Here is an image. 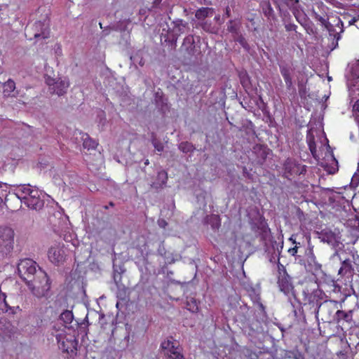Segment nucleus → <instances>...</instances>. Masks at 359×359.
Returning a JSON list of instances; mask_svg holds the SVG:
<instances>
[{"label": "nucleus", "instance_id": "412c9836", "mask_svg": "<svg viewBox=\"0 0 359 359\" xmlns=\"http://www.w3.org/2000/svg\"><path fill=\"white\" fill-rule=\"evenodd\" d=\"M74 316L72 311L66 310L63 311L60 316V319L65 323V326L70 324L73 320Z\"/></svg>", "mask_w": 359, "mask_h": 359}, {"label": "nucleus", "instance_id": "4468645a", "mask_svg": "<svg viewBox=\"0 0 359 359\" xmlns=\"http://www.w3.org/2000/svg\"><path fill=\"white\" fill-rule=\"evenodd\" d=\"M280 73L285 80L286 86L288 89L292 86V77H291V69L287 66H280Z\"/></svg>", "mask_w": 359, "mask_h": 359}, {"label": "nucleus", "instance_id": "72a5a7b5", "mask_svg": "<svg viewBox=\"0 0 359 359\" xmlns=\"http://www.w3.org/2000/svg\"><path fill=\"white\" fill-rule=\"evenodd\" d=\"M314 16L318 21L320 22L323 25H325L326 20L323 17L320 16L316 13H314Z\"/></svg>", "mask_w": 359, "mask_h": 359}, {"label": "nucleus", "instance_id": "58836bf2", "mask_svg": "<svg viewBox=\"0 0 359 359\" xmlns=\"http://www.w3.org/2000/svg\"><path fill=\"white\" fill-rule=\"evenodd\" d=\"M229 13H230V10H229V8H226V15L227 16H229Z\"/></svg>", "mask_w": 359, "mask_h": 359}, {"label": "nucleus", "instance_id": "bb28decb", "mask_svg": "<svg viewBox=\"0 0 359 359\" xmlns=\"http://www.w3.org/2000/svg\"><path fill=\"white\" fill-rule=\"evenodd\" d=\"M186 25L187 24L184 23L182 20L177 22L175 27V32H176L177 34L180 35V34L184 33Z\"/></svg>", "mask_w": 359, "mask_h": 359}, {"label": "nucleus", "instance_id": "9d476101", "mask_svg": "<svg viewBox=\"0 0 359 359\" xmlns=\"http://www.w3.org/2000/svg\"><path fill=\"white\" fill-rule=\"evenodd\" d=\"M278 284L280 290L285 294L289 295L290 293H292L293 287L290 278L289 276L285 273V271H283V273L280 272Z\"/></svg>", "mask_w": 359, "mask_h": 359}, {"label": "nucleus", "instance_id": "473e14b6", "mask_svg": "<svg viewBox=\"0 0 359 359\" xmlns=\"http://www.w3.org/2000/svg\"><path fill=\"white\" fill-rule=\"evenodd\" d=\"M249 295L251 297V299L255 302H259V294L255 290H252L249 292Z\"/></svg>", "mask_w": 359, "mask_h": 359}, {"label": "nucleus", "instance_id": "f8f14e48", "mask_svg": "<svg viewBox=\"0 0 359 359\" xmlns=\"http://www.w3.org/2000/svg\"><path fill=\"white\" fill-rule=\"evenodd\" d=\"M194 39L191 35L186 36L184 39L182 49L186 51L190 55H194L196 54V47L194 45Z\"/></svg>", "mask_w": 359, "mask_h": 359}, {"label": "nucleus", "instance_id": "0eeeda50", "mask_svg": "<svg viewBox=\"0 0 359 359\" xmlns=\"http://www.w3.org/2000/svg\"><path fill=\"white\" fill-rule=\"evenodd\" d=\"M67 252V249L63 243H56L49 248L48 257L50 262L59 265L66 260Z\"/></svg>", "mask_w": 359, "mask_h": 359}, {"label": "nucleus", "instance_id": "b1692460", "mask_svg": "<svg viewBox=\"0 0 359 359\" xmlns=\"http://www.w3.org/2000/svg\"><path fill=\"white\" fill-rule=\"evenodd\" d=\"M186 308L192 313L197 312L198 310L197 302L194 298L187 299L186 303Z\"/></svg>", "mask_w": 359, "mask_h": 359}, {"label": "nucleus", "instance_id": "dca6fc26", "mask_svg": "<svg viewBox=\"0 0 359 359\" xmlns=\"http://www.w3.org/2000/svg\"><path fill=\"white\" fill-rule=\"evenodd\" d=\"M307 261L309 264L312 266L313 268L315 273H318V271H321V264L318 262L316 257L312 250H310L308 254Z\"/></svg>", "mask_w": 359, "mask_h": 359}, {"label": "nucleus", "instance_id": "6ab92c4d", "mask_svg": "<svg viewBox=\"0 0 359 359\" xmlns=\"http://www.w3.org/2000/svg\"><path fill=\"white\" fill-rule=\"evenodd\" d=\"M83 140V145L84 148H87L88 149H95L97 146V143L95 141L89 137L88 134H83L82 135Z\"/></svg>", "mask_w": 359, "mask_h": 359}, {"label": "nucleus", "instance_id": "cd10ccee", "mask_svg": "<svg viewBox=\"0 0 359 359\" xmlns=\"http://www.w3.org/2000/svg\"><path fill=\"white\" fill-rule=\"evenodd\" d=\"M179 149L184 153H188L189 151H191L194 149V147L191 143L186 142H182L179 145Z\"/></svg>", "mask_w": 359, "mask_h": 359}, {"label": "nucleus", "instance_id": "c756f323", "mask_svg": "<svg viewBox=\"0 0 359 359\" xmlns=\"http://www.w3.org/2000/svg\"><path fill=\"white\" fill-rule=\"evenodd\" d=\"M335 318H337V320L340 319H344L346 320H348L349 315L343 311L338 310L335 313Z\"/></svg>", "mask_w": 359, "mask_h": 359}, {"label": "nucleus", "instance_id": "c85d7f7f", "mask_svg": "<svg viewBox=\"0 0 359 359\" xmlns=\"http://www.w3.org/2000/svg\"><path fill=\"white\" fill-rule=\"evenodd\" d=\"M307 142H308L309 147V149H310L311 153L313 154V155H314V153L316 152L314 137L313 136H311L310 134H309L307 135Z\"/></svg>", "mask_w": 359, "mask_h": 359}, {"label": "nucleus", "instance_id": "20e7f679", "mask_svg": "<svg viewBox=\"0 0 359 359\" xmlns=\"http://www.w3.org/2000/svg\"><path fill=\"white\" fill-rule=\"evenodd\" d=\"M160 347L166 359H187L183 353L182 347L172 337L164 339Z\"/></svg>", "mask_w": 359, "mask_h": 359}, {"label": "nucleus", "instance_id": "2eb2a0df", "mask_svg": "<svg viewBox=\"0 0 359 359\" xmlns=\"http://www.w3.org/2000/svg\"><path fill=\"white\" fill-rule=\"evenodd\" d=\"M11 187L6 183L0 182V206L7 201V196L11 193Z\"/></svg>", "mask_w": 359, "mask_h": 359}, {"label": "nucleus", "instance_id": "f257e3e1", "mask_svg": "<svg viewBox=\"0 0 359 359\" xmlns=\"http://www.w3.org/2000/svg\"><path fill=\"white\" fill-rule=\"evenodd\" d=\"M12 193L21 203L29 208L39 210L43 207V192L30 184H21L13 187Z\"/></svg>", "mask_w": 359, "mask_h": 359}, {"label": "nucleus", "instance_id": "a19ab883", "mask_svg": "<svg viewBox=\"0 0 359 359\" xmlns=\"http://www.w3.org/2000/svg\"><path fill=\"white\" fill-rule=\"evenodd\" d=\"M148 164H149V161H148V160H147V161H145V165H148Z\"/></svg>", "mask_w": 359, "mask_h": 359}, {"label": "nucleus", "instance_id": "9b49d317", "mask_svg": "<svg viewBox=\"0 0 359 359\" xmlns=\"http://www.w3.org/2000/svg\"><path fill=\"white\" fill-rule=\"evenodd\" d=\"M14 238V231L10 227L0 228V245L10 248Z\"/></svg>", "mask_w": 359, "mask_h": 359}, {"label": "nucleus", "instance_id": "7ed1b4c3", "mask_svg": "<svg viewBox=\"0 0 359 359\" xmlns=\"http://www.w3.org/2000/svg\"><path fill=\"white\" fill-rule=\"evenodd\" d=\"M355 260V255L350 252L349 255L345 250H337L331 257L330 261L337 263L338 261L341 263V267L338 271V275L345 276L351 275L353 271L352 263Z\"/></svg>", "mask_w": 359, "mask_h": 359}, {"label": "nucleus", "instance_id": "f704fd0d", "mask_svg": "<svg viewBox=\"0 0 359 359\" xmlns=\"http://www.w3.org/2000/svg\"><path fill=\"white\" fill-rule=\"evenodd\" d=\"M353 111L355 114L359 116V99L356 101L355 104L353 105Z\"/></svg>", "mask_w": 359, "mask_h": 359}, {"label": "nucleus", "instance_id": "6e6552de", "mask_svg": "<svg viewBox=\"0 0 359 359\" xmlns=\"http://www.w3.org/2000/svg\"><path fill=\"white\" fill-rule=\"evenodd\" d=\"M56 339L59 348L63 352L71 355L75 353L77 347V341L74 336L61 332L56 335Z\"/></svg>", "mask_w": 359, "mask_h": 359}, {"label": "nucleus", "instance_id": "f3484780", "mask_svg": "<svg viewBox=\"0 0 359 359\" xmlns=\"http://www.w3.org/2000/svg\"><path fill=\"white\" fill-rule=\"evenodd\" d=\"M167 178H168L167 173L165 171L161 170V171L158 172V175H157L158 182H154L153 184L151 185V187H153L155 189H158V188L161 187L162 186H163L165 184Z\"/></svg>", "mask_w": 359, "mask_h": 359}, {"label": "nucleus", "instance_id": "393cba45", "mask_svg": "<svg viewBox=\"0 0 359 359\" xmlns=\"http://www.w3.org/2000/svg\"><path fill=\"white\" fill-rule=\"evenodd\" d=\"M284 166L285 170L291 174L298 172V170H295L296 163L292 159H287L285 161Z\"/></svg>", "mask_w": 359, "mask_h": 359}, {"label": "nucleus", "instance_id": "ddd939ff", "mask_svg": "<svg viewBox=\"0 0 359 359\" xmlns=\"http://www.w3.org/2000/svg\"><path fill=\"white\" fill-rule=\"evenodd\" d=\"M19 306H11L6 301V295L0 291V311L3 313H15Z\"/></svg>", "mask_w": 359, "mask_h": 359}, {"label": "nucleus", "instance_id": "ea45409f", "mask_svg": "<svg viewBox=\"0 0 359 359\" xmlns=\"http://www.w3.org/2000/svg\"><path fill=\"white\" fill-rule=\"evenodd\" d=\"M348 90L350 96H352V92L353 91V89L349 88Z\"/></svg>", "mask_w": 359, "mask_h": 359}, {"label": "nucleus", "instance_id": "a878e982", "mask_svg": "<svg viewBox=\"0 0 359 359\" xmlns=\"http://www.w3.org/2000/svg\"><path fill=\"white\" fill-rule=\"evenodd\" d=\"M323 241L328 243L336 241V236L332 231H325L323 233Z\"/></svg>", "mask_w": 359, "mask_h": 359}, {"label": "nucleus", "instance_id": "39448f33", "mask_svg": "<svg viewBox=\"0 0 359 359\" xmlns=\"http://www.w3.org/2000/svg\"><path fill=\"white\" fill-rule=\"evenodd\" d=\"M37 272V264L32 259H22L18 265V273L19 276L26 283V284L32 280V278L36 276Z\"/></svg>", "mask_w": 359, "mask_h": 359}, {"label": "nucleus", "instance_id": "c9c22d12", "mask_svg": "<svg viewBox=\"0 0 359 359\" xmlns=\"http://www.w3.org/2000/svg\"><path fill=\"white\" fill-rule=\"evenodd\" d=\"M158 223L161 228H165L167 225V222L164 219L158 220Z\"/></svg>", "mask_w": 359, "mask_h": 359}, {"label": "nucleus", "instance_id": "f03ea898", "mask_svg": "<svg viewBox=\"0 0 359 359\" xmlns=\"http://www.w3.org/2000/svg\"><path fill=\"white\" fill-rule=\"evenodd\" d=\"M27 285L32 293L39 298L46 296L50 288V283L46 273L40 268H38L36 276L27 283Z\"/></svg>", "mask_w": 359, "mask_h": 359}, {"label": "nucleus", "instance_id": "4c0bfd02", "mask_svg": "<svg viewBox=\"0 0 359 359\" xmlns=\"http://www.w3.org/2000/svg\"><path fill=\"white\" fill-rule=\"evenodd\" d=\"M358 20V18H352L349 22H348V24L349 25H353L355 22H356L357 20Z\"/></svg>", "mask_w": 359, "mask_h": 359}, {"label": "nucleus", "instance_id": "7c9ffc66", "mask_svg": "<svg viewBox=\"0 0 359 359\" xmlns=\"http://www.w3.org/2000/svg\"><path fill=\"white\" fill-rule=\"evenodd\" d=\"M152 144L154 147V148L159 152L162 151L163 150V145L158 142L156 138L152 139Z\"/></svg>", "mask_w": 359, "mask_h": 359}, {"label": "nucleus", "instance_id": "aec40b11", "mask_svg": "<svg viewBox=\"0 0 359 359\" xmlns=\"http://www.w3.org/2000/svg\"><path fill=\"white\" fill-rule=\"evenodd\" d=\"M332 307V304L331 302H325L323 304H320L318 306V309L316 311V316H318L320 311H321V312L327 311L328 313V314L330 315L333 312Z\"/></svg>", "mask_w": 359, "mask_h": 359}, {"label": "nucleus", "instance_id": "e433bc0d", "mask_svg": "<svg viewBox=\"0 0 359 359\" xmlns=\"http://www.w3.org/2000/svg\"><path fill=\"white\" fill-rule=\"evenodd\" d=\"M288 252L292 255H295V254L297 252V247L295 246L292 248H290Z\"/></svg>", "mask_w": 359, "mask_h": 359}, {"label": "nucleus", "instance_id": "5701e85b", "mask_svg": "<svg viewBox=\"0 0 359 359\" xmlns=\"http://www.w3.org/2000/svg\"><path fill=\"white\" fill-rule=\"evenodd\" d=\"M15 89V83L11 79H8L4 84V93L5 94V95H9L12 92L14 91Z\"/></svg>", "mask_w": 359, "mask_h": 359}, {"label": "nucleus", "instance_id": "4be33fe9", "mask_svg": "<svg viewBox=\"0 0 359 359\" xmlns=\"http://www.w3.org/2000/svg\"><path fill=\"white\" fill-rule=\"evenodd\" d=\"M35 26L36 28H41V31L40 32H36L34 34V37L35 38H38V37H42L43 39H46L48 37V31L47 29V27H45V28H43V27L44 26V25H43L41 22H38L35 24Z\"/></svg>", "mask_w": 359, "mask_h": 359}, {"label": "nucleus", "instance_id": "423d86ee", "mask_svg": "<svg viewBox=\"0 0 359 359\" xmlns=\"http://www.w3.org/2000/svg\"><path fill=\"white\" fill-rule=\"evenodd\" d=\"M45 81L50 93L58 96L65 94L69 87V81L67 78L55 79L50 76H46Z\"/></svg>", "mask_w": 359, "mask_h": 359}, {"label": "nucleus", "instance_id": "1a4fd4ad", "mask_svg": "<svg viewBox=\"0 0 359 359\" xmlns=\"http://www.w3.org/2000/svg\"><path fill=\"white\" fill-rule=\"evenodd\" d=\"M15 330L16 328L6 318H0V339L5 340L10 338Z\"/></svg>", "mask_w": 359, "mask_h": 359}, {"label": "nucleus", "instance_id": "2f4dec72", "mask_svg": "<svg viewBox=\"0 0 359 359\" xmlns=\"http://www.w3.org/2000/svg\"><path fill=\"white\" fill-rule=\"evenodd\" d=\"M287 4L294 10H297L299 8V0H287Z\"/></svg>", "mask_w": 359, "mask_h": 359}, {"label": "nucleus", "instance_id": "a211bd4d", "mask_svg": "<svg viewBox=\"0 0 359 359\" xmlns=\"http://www.w3.org/2000/svg\"><path fill=\"white\" fill-rule=\"evenodd\" d=\"M213 9L210 8H202L198 9L196 13V18L198 20H202L208 16L212 15Z\"/></svg>", "mask_w": 359, "mask_h": 359}]
</instances>
